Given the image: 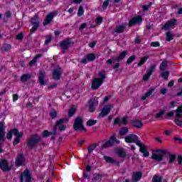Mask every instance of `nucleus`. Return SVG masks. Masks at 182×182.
Returning a JSON list of instances; mask_svg holds the SVG:
<instances>
[{"instance_id":"nucleus-14","label":"nucleus","mask_w":182,"mask_h":182,"mask_svg":"<svg viewBox=\"0 0 182 182\" xmlns=\"http://www.w3.org/2000/svg\"><path fill=\"white\" fill-rule=\"evenodd\" d=\"M141 22H143V18H141V16H137L136 17L132 18L128 24L129 28H132V26H134V25H139Z\"/></svg>"},{"instance_id":"nucleus-59","label":"nucleus","mask_w":182,"mask_h":182,"mask_svg":"<svg viewBox=\"0 0 182 182\" xmlns=\"http://www.w3.org/2000/svg\"><path fill=\"white\" fill-rule=\"evenodd\" d=\"M36 58H33L32 60H31L28 63L29 66H35V65L36 64Z\"/></svg>"},{"instance_id":"nucleus-55","label":"nucleus","mask_w":182,"mask_h":182,"mask_svg":"<svg viewBox=\"0 0 182 182\" xmlns=\"http://www.w3.org/2000/svg\"><path fill=\"white\" fill-rule=\"evenodd\" d=\"M151 76V75L146 73V74L144 75L142 80H144V82H147V80H149Z\"/></svg>"},{"instance_id":"nucleus-39","label":"nucleus","mask_w":182,"mask_h":182,"mask_svg":"<svg viewBox=\"0 0 182 182\" xmlns=\"http://www.w3.org/2000/svg\"><path fill=\"white\" fill-rule=\"evenodd\" d=\"M31 74H23L21 77V80L23 82H27L28 79H31Z\"/></svg>"},{"instance_id":"nucleus-56","label":"nucleus","mask_w":182,"mask_h":182,"mask_svg":"<svg viewBox=\"0 0 182 182\" xmlns=\"http://www.w3.org/2000/svg\"><path fill=\"white\" fill-rule=\"evenodd\" d=\"M153 4L151 2L149 3L148 5H144L142 6L143 8V11H149V8H150V6H151Z\"/></svg>"},{"instance_id":"nucleus-46","label":"nucleus","mask_w":182,"mask_h":182,"mask_svg":"<svg viewBox=\"0 0 182 182\" xmlns=\"http://www.w3.org/2000/svg\"><path fill=\"white\" fill-rule=\"evenodd\" d=\"M136 55L130 56L127 60V65H130L132 62H134V60H136Z\"/></svg>"},{"instance_id":"nucleus-27","label":"nucleus","mask_w":182,"mask_h":182,"mask_svg":"<svg viewBox=\"0 0 182 182\" xmlns=\"http://www.w3.org/2000/svg\"><path fill=\"white\" fill-rule=\"evenodd\" d=\"M99 78L102 83H105V80L106 79V71L102 70L98 73Z\"/></svg>"},{"instance_id":"nucleus-28","label":"nucleus","mask_w":182,"mask_h":182,"mask_svg":"<svg viewBox=\"0 0 182 182\" xmlns=\"http://www.w3.org/2000/svg\"><path fill=\"white\" fill-rule=\"evenodd\" d=\"M117 154L122 159H126V157H127V153H126V151H124V149H118L117 151Z\"/></svg>"},{"instance_id":"nucleus-60","label":"nucleus","mask_w":182,"mask_h":182,"mask_svg":"<svg viewBox=\"0 0 182 182\" xmlns=\"http://www.w3.org/2000/svg\"><path fill=\"white\" fill-rule=\"evenodd\" d=\"M21 138H15L13 142L14 146H16V144H19V142L21 141Z\"/></svg>"},{"instance_id":"nucleus-16","label":"nucleus","mask_w":182,"mask_h":182,"mask_svg":"<svg viewBox=\"0 0 182 182\" xmlns=\"http://www.w3.org/2000/svg\"><path fill=\"white\" fill-rule=\"evenodd\" d=\"M55 16H56V13L55 12H51L50 14H48L46 17V19L44 20L43 25V26H46V25H49V23H50V22H52V21H53V18H55Z\"/></svg>"},{"instance_id":"nucleus-23","label":"nucleus","mask_w":182,"mask_h":182,"mask_svg":"<svg viewBox=\"0 0 182 182\" xmlns=\"http://www.w3.org/2000/svg\"><path fill=\"white\" fill-rule=\"evenodd\" d=\"M38 82L41 86H43L45 85V71L40 70L38 75Z\"/></svg>"},{"instance_id":"nucleus-7","label":"nucleus","mask_w":182,"mask_h":182,"mask_svg":"<svg viewBox=\"0 0 182 182\" xmlns=\"http://www.w3.org/2000/svg\"><path fill=\"white\" fill-rule=\"evenodd\" d=\"M73 45V41L70 38H66L60 43V46L63 50H68L70 48H72Z\"/></svg>"},{"instance_id":"nucleus-24","label":"nucleus","mask_w":182,"mask_h":182,"mask_svg":"<svg viewBox=\"0 0 182 182\" xmlns=\"http://www.w3.org/2000/svg\"><path fill=\"white\" fill-rule=\"evenodd\" d=\"M132 124L133 127H136V129H141V127L144 126V124H143V122H141V121L137 120V119L132 121Z\"/></svg>"},{"instance_id":"nucleus-38","label":"nucleus","mask_w":182,"mask_h":182,"mask_svg":"<svg viewBox=\"0 0 182 182\" xmlns=\"http://www.w3.org/2000/svg\"><path fill=\"white\" fill-rule=\"evenodd\" d=\"M12 16V13L11 11H7L4 14V17L3 18V22H8V19Z\"/></svg>"},{"instance_id":"nucleus-47","label":"nucleus","mask_w":182,"mask_h":182,"mask_svg":"<svg viewBox=\"0 0 182 182\" xmlns=\"http://www.w3.org/2000/svg\"><path fill=\"white\" fill-rule=\"evenodd\" d=\"M168 76H170V72L166 71V72L161 73V77H162L164 79H165V80H168Z\"/></svg>"},{"instance_id":"nucleus-63","label":"nucleus","mask_w":182,"mask_h":182,"mask_svg":"<svg viewBox=\"0 0 182 182\" xmlns=\"http://www.w3.org/2000/svg\"><path fill=\"white\" fill-rule=\"evenodd\" d=\"M87 26V23H84L81 24V26L79 28V31H83L85 28H86Z\"/></svg>"},{"instance_id":"nucleus-6","label":"nucleus","mask_w":182,"mask_h":182,"mask_svg":"<svg viewBox=\"0 0 182 182\" xmlns=\"http://www.w3.org/2000/svg\"><path fill=\"white\" fill-rule=\"evenodd\" d=\"M32 182V174L29 169H26L21 175H20V182Z\"/></svg>"},{"instance_id":"nucleus-33","label":"nucleus","mask_w":182,"mask_h":182,"mask_svg":"<svg viewBox=\"0 0 182 182\" xmlns=\"http://www.w3.org/2000/svg\"><path fill=\"white\" fill-rule=\"evenodd\" d=\"M76 113V108H75V105H72L68 111V117H73L75 116Z\"/></svg>"},{"instance_id":"nucleus-54","label":"nucleus","mask_w":182,"mask_h":182,"mask_svg":"<svg viewBox=\"0 0 182 182\" xmlns=\"http://www.w3.org/2000/svg\"><path fill=\"white\" fill-rule=\"evenodd\" d=\"M151 46L153 48H159V46H160V43L159 41L151 42Z\"/></svg>"},{"instance_id":"nucleus-43","label":"nucleus","mask_w":182,"mask_h":182,"mask_svg":"<svg viewBox=\"0 0 182 182\" xmlns=\"http://www.w3.org/2000/svg\"><path fill=\"white\" fill-rule=\"evenodd\" d=\"M163 181V177L154 175L152 178V182H161Z\"/></svg>"},{"instance_id":"nucleus-5","label":"nucleus","mask_w":182,"mask_h":182,"mask_svg":"<svg viewBox=\"0 0 182 182\" xmlns=\"http://www.w3.org/2000/svg\"><path fill=\"white\" fill-rule=\"evenodd\" d=\"M127 55V50L122 51L119 56L112 57L107 60V65H112L114 62H122L126 55Z\"/></svg>"},{"instance_id":"nucleus-12","label":"nucleus","mask_w":182,"mask_h":182,"mask_svg":"<svg viewBox=\"0 0 182 182\" xmlns=\"http://www.w3.org/2000/svg\"><path fill=\"white\" fill-rule=\"evenodd\" d=\"M89 112L90 113H93L96 109H95V106H97L99 105V101L97 100V97H94L90 100L89 101Z\"/></svg>"},{"instance_id":"nucleus-44","label":"nucleus","mask_w":182,"mask_h":182,"mask_svg":"<svg viewBox=\"0 0 182 182\" xmlns=\"http://www.w3.org/2000/svg\"><path fill=\"white\" fill-rule=\"evenodd\" d=\"M156 70V65H153L147 70L148 75H153V73Z\"/></svg>"},{"instance_id":"nucleus-13","label":"nucleus","mask_w":182,"mask_h":182,"mask_svg":"<svg viewBox=\"0 0 182 182\" xmlns=\"http://www.w3.org/2000/svg\"><path fill=\"white\" fill-rule=\"evenodd\" d=\"M62 73H63V71H62V68L58 67L57 69H55L53 71V79L56 81L60 80Z\"/></svg>"},{"instance_id":"nucleus-50","label":"nucleus","mask_w":182,"mask_h":182,"mask_svg":"<svg viewBox=\"0 0 182 182\" xmlns=\"http://www.w3.org/2000/svg\"><path fill=\"white\" fill-rule=\"evenodd\" d=\"M109 2H110V0H105L102 4V9H107Z\"/></svg>"},{"instance_id":"nucleus-25","label":"nucleus","mask_w":182,"mask_h":182,"mask_svg":"<svg viewBox=\"0 0 182 182\" xmlns=\"http://www.w3.org/2000/svg\"><path fill=\"white\" fill-rule=\"evenodd\" d=\"M156 90V88L151 87L150 88L147 92L145 93L144 96L141 97V100H146L147 97H150L151 95H153V91Z\"/></svg>"},{"instance_id":"nucleus-52","label":"nucleus","mask_w":182,"mask_h":182,"mask_svg":"<svg viewBox=\"0 0 182 182\" xmlns=\"http://www.w3.org/2000/svg\"><path fill=\"white\" fill-rule=\"evenodd\" d=\"M14 129L10 130L7 134H6V137L8 139V140H11L12 139V134H14Z\"/></svg>"},{"instance_id":"nucleus-17","label":"nucleus","mask_w":182,"mask_h":182,"mask_svg":"<svg viewBox=\"0 0 182 182\" xmlns=\"http://www.w3.org/2000/svg\"><path fill=\"white\" fill-rule=\"evenodd\" d=\"M110 112H112V105H107L102 108L101 112L99 114V117H105Z\"/></svg>"},{"instance_id":"nucleus-10","label":"nucleus","mask_w":182,"mask_h":182,"mask_svg":"<svg viewBox=\"0 0 182 182\" xmlns=\"http://www.w3.org/2000/svg\"><path fill=\"white\" fill-rule=\"evenodd\" d=\"M136 144L139 147L140 153L144 154V157H149L150 156V153L147 151V146L144 145L141 141L136 142Z\"/></svg>"},{"instance_id":"nucleus-2","label":"nucleus","mask_w":182,"mask_h":182,"mask_svg":"<svg viewBox=\"0 0 182 182\" xmlns=\"http://www.w3.org/2000/svg\"><path fill=\"white\" fill-rule=\"evenodd\" d=\"M42 140L41 136L38 134L31 135L30 138L27 140V147L28 149H34V147H38L39 141Z\"/></svg>"},{"instance_id":"nucleus-64","label":"nucleus","mask_w":182,"mask_h":182,"mask_svg":"<svg viewBox=\"0 0 182 182\" xmlns=\"http://www.w3.org/2000/svg\"><path fill=\"white\" fill-rule=\"evenodd\" d=\"M135 43L136 44H139L141 42V38H140V36H136V38H135L134 41Z\"/></svg>"},{"instance_id":"nucleus-19","label":"nucleus","mask_w":182,"mask_h":182,"mask_svg":"<svg viewBox=\"0 0 182 182\" xmlns=\"http://www.w3.org/2000/svg\"><path fill=\"white\" fill-rule=\"evenodd\" d=\"M25 163V156H23V154H18L17 158L16 159V166L19 167L22 166Z\"/></svg>"},{"instance_id":"nucleus-29","label":"nucleus","mask_w":182,"mask_h":182,"mask_svg":"<svg viewBox=\"0 0 182 182\" xmlns=\"http://www.w3.org/2000/svg\"><path fill=\"white\" fill-rule=\"evenodd\" d=\"M52 134H53V136H56V128H54L53 132H48V130H45L43 132V137H48V136H52Z\"/></svg>"},{"instance_id":"nucleus-11","label":"nucleus","mask_w":182,"mask_h":182,"mask_svg":"<svg viewBox=\"0 0 182 182\" xmlns=\"http://www.w3.org/2000/svg\"><path fill=\"white\" fill-rule=\"evenodd\" d=\"M68 122H69V118L60 119L56 122L55 126H58V129L60 132H63V130H66V126L60 124H63V123H68Z\"/></svg>"},{"instance_id":"nucleus-35","label":"nucleus","mask_w":182,"mask_h":182,"mask_svg":"<svg viewBox=\"0 0 182 182\" xmlns=\"http://www.w3.org/2000/svg\"><path fill=\"white\" fill-rule=\"evenodd\" d=\"M174 39V35L171 33V31L166 32V41L170 42Z\"/></svg>"},{"instance_id":"nucleus-9","label":"nucleus","mask_w":182,"mask_h":182,"mask_svg":"<svg viewBox=\"0 0 182 182\" xmlns=\"http://www.w3.org/2000/svg\"><path fill=\"white\" fill-rule=\"evenodd\" d=\"M126 143H135L137 146L138 141H141L139 140V136L136 134H130L128 136L124 137Z\"/></svg>"},{"instance_id":"nucleus-61","label":"nucleus","mask_w":182,"mask_h":182,"mask_svg":"<svg viewBox=\"0 0 182 182\" xmlns=\"http://www.w3.org/2000/svg\"><path fill=\"white\" fill-rule=\"evenodd\" d=\"M114 124H122V121H120L119 117H117L114 121Z\"/></svg>"},{"instance_id":"nucleus-30","label":"nucleus","mask_w":182,"mask_h":182,"mask_svg":"<svg viewBox=\"0 0 182 182\" xmlns=\"http://www.w3.org/2000/svg\"><path fill=\"white\" fill-rule=\"evenodd\" d=\"M129 133V128L124 127L119 129V136H126Z\"/></svg>"},{"instance_id":"nucleus-53","label":"nucleus","mask_w":182,"mask_h":182,"mask_svg":"<svg viewBox=\"0 0 182 182\" xmlns=\"http://www.w3.org/2000/svg\"><path fill=\"white\" fill-rule=\"evenodd\" d=\"M129 119L128 117H124L122 118V119L121 120V124H124V126H126V124H127L128 122L127 119Z\"/></svg>"},{"instance_id":"nucleus-48","label":"nucleus","mask_w":182,"mask_h":182,"mask_svg":"<svg viewBox=\"0 0 182 182\" xmlns=\"http://www.w3.org/2000/svg\"><path fill=\"white\" fill-rule=\"evenodd\" d=\"M92 181H102V175L100 174L95 175L92 178Z\"/></svg>"},{"instance_id":"nucleus-15","label":"nucleus","mask_w":182,"mask_h":182,"mask_svg":"<svg viewBox=\"0 0 182 182\" xmlns=\"http://www.w3.org/2000/svg\"><path fill=\"white\" fill-rule=\"evenodd\" d=\"M0 168L4 173L11 171V170H12L11 167H9L8 161H6V159H2L1 161H0Z\"/></svg>"},{"instance_id":"nucleus-4","label":"nucleus","mask_w":182,"mask_h":182,"mask_svg":"<svg viewBox=\"0 0 182 182\" xmlns=\"http://www.w3.org/2000/svg\"><path fill=\"white\" fill-rule=\"evenodd\" d=\"M114 142L116 143V144H120V141L116 139V134H113V135L110 136L109 140L103 144L101 147L102 149L113 147V146H114Z\"/></svg>"},{"instance_id":"nucleus-36","label":"nucleus","mask_w":182,"mask_h":182,"mask_svg":"<svg viewBox=\"0 0 182 182\" xmlns=\"http://www.w3.org/2000/svg\"><path fill=\"white\" fill-rule=\"evenodd\" d=\"M96 147H97V144H93L89 145L87 147L88 154L93 153V150H95Z\"/></svg>"},{"instance_id":"nucleus-57","label":"nucleus","mask_w":182,"mask_h":182,"mask_svg":"<svg viewBox=\"0 0 182 182\" xmlns=\"http://www.w3.org/2000/svg\"><path fill=\"white\" fill-rule=\"evenodd\" d=\"M16 39H17V41H22V39H23V33H18L16 36Z\"/></svg>"},{"instance_id":"nucleus-31","label":"nucleus","mask_w":182,"mask_h":182,"mask_svg":"<svg viewBox=\"0 0 182 182\" xmlns=\"http://www.w3.org/2000/svg\"><path fill=\"white\" fill-rule=\"evenodd\" d=\"M13 134L18 139H21L22 136H23V132H19L16 128L13 129Z\"/></svg>"},{"instance_id":"nucleus-51","label":"nucleus","mask_w":182,"mask_h":182,"mask_svg":"<svg viewBox=\"0 0 182 182\" xmlns=\"http://www.w3.org/2000/svg\"><path fill=\"white\" fill-rule=\"evenodd\" d=\"M50 116L52 119H56L58 117V112L56 110H53L50 113Z\"/></svg>"},{"instance_id":"nucleus-62","label":"nucleus","mask_w":182,"mask_h":182,"mask_svg":"<svg viewBox=\"0 0 182 182\" xmlns=\"http://www.w3.org/2000/svg\"><path fill=\"white\" fill-rule=\"evenodd\" d=\"M102 22H103V18L97 17V20H96L97 25H100V23H102Z\"/></svg>"},{"instance_id":"nucleus-34","label":"nucleus","mask_w":182,"mask_h":182,"mask_svg":"<svg viewBox=\"0 0 182 182\" xmlns=\"http://www.w3.org/2000/svg\"><path fill=\"white\" fill-rule=\"evenodd\" d=\"M149 58H150V56L146 55V56H144L142 58H141L139 63H138V66L139 68L143 66V65H144V63H146V62H147V59H149Z\"/></svg>"},{"instance_id":"nucleus-8","label":"nucleus","mask_w":182,"mask_h":182,"mask_svg":"<svg viewBox=\"0 0 182 182\" xmlns=\"http://www.w3.org/2000/svg\"><path fill=\"white\" fill-rule=\"evenodd\" d=\"M31 23L33 27L30 30L31 33H35L39 28V17L36 15L34 17L31 18Z\"/></svg>"},{"instance_id":"nucleus-3","label":"nucleus","mask_w":182,"mask_h":182,"mask_svg":"<svg viewBox=\"0 0 182 182\" xmlns=\"http://www.w3.org/2000/svg\"><path fill=\"white\" fill-rule=\"evenodd\" d=\"M73 129L75 132H80V130L86 132V128H85V125H83V118H82V117H77L75 119Z\"/></svg>"},{"instance_id":"nucleus-42","label":"nucleus","mask_w":182,"mask_h":182,"mask_svg":"<svg viewBox=\"0 0 182 182\" xmlns=\"http://www.w3.org/2000/svg\"><path fill=\"white\" fill-rule=\"evenodd\" d=\"M87 59L89 62H93L96 59V55L93 53L87 54Z\"/></svg>"},{"instance_id":"nucleus-26","label":"nucleus","mask_w":182,"mask_h":182,"mask_svg":"<svg viewBox=\"0 0 182 182\" xmlns=\"http://www.w3.org/2000/svg\"><path fill=\"white\" fill-rule=\"evenodd\" d=\"M104 160H105V161L107 163H109V164H119V162H116V161L113 158L108 156H104Z\"/></svg>"},{"instance_id":"nucleus-32","label":"nucleus","mask_w":182,"mask_h":182,"mask_svg":"<svg viewBox=\"0 0 182 182\" xmlns=\"http://www.w3.org/2000/svg\"><path fill=\"white\" fill-rule=\"evenodd\" d=\"M11 48L12 46L11 44H4L1 48V52L2 53H5V52H9V50H11Z\"/></svg>"},{"instance_id":"nucleus-40","label":"nucleus","mask_w":182,"mask_h":182,"mask_svg":"<svg viewBox=\"0 0 182 182\" xmlns=\"http://www.w3.org/2000/svg\"><path fill=\"white\" fill-rule=\"evenodd\" d=\"M176 112V117L182 118V106L178 107Z\"/></svg>"},{"instance_id":"nucleus-21","label":"nucleus","mask_w":182,"mask_h":182,"mask_svg":"<svg viewBox=\"0 0 182 182\" xmlns=\"http://www.w3.org/2000/svg\"><path fill=\"white\" fill-rule=\"evenodd\" d=\"M176 23H177V19L172 18L167 21L166 23L162 26V29H170V28H171V26H174Z\"/></svg>"},{"instance_id":"nucleus-1","label":"nucleus","mask_w":182,"mask_h":182,"mask_svg":"<svg viewBox=\"0 0 182 182\" xmlns=\"http://www.w3.org/2000/svg\"><path fill=\"white\" fill-rule=\"evenodd\" d=\"M166 154H168V151L163 149H156L152 153L151 159L155 161H163Z\"/></svg>"},{"instance_id":"nucleus-49","label":"nucleus","mask_w":182,"mask_h":182,"mask_svg":"<svg viewBox=\"0 0 182 182\" xmlns=\"http://www.w3.org/2000/svg\"><path fill=\"white\" fill-rule=\"evenodd\" d=\"M85 14V10H83V6H80L78 9V12H77V16H82Z\"/></svg>"},{"instance_id":"nucleus-18","label":"nucleus","mask_w":182,"mask_h":182,"mask_svg":"<svg viewBox=\"0 0 182 182\" xmlns=\"http://www.w3.org/2000/svg\"><path fill=\"white\" fill-rule=\"evenodd\" d=\"M102 85H103V82L98 80V78H94L92 80L91 89H92V90H97V89H99Z\"/></svg>"},{"instance_id":"nucleus-41","label":"nucleus","mask_w":182,"mask_h":182,"mask_svg":"<svg viewBox=\"0 0 182 182\" xmlns=\"http://www.w3.org/2000/svg\"><path fill=\"white\" fill-rule=\"evenodd\" d=\"M167 65H168L167 60L162 61L159 67L160 70H162V71L166 70V69H167Z\"/></svg>"},{"instance_id":"nucleus-37","label":"nucleus","mask_w":182,"mask_h":182,"mask_svg":"<svg viewBox=\"0 0 182 182\" xmlns=\"http://www.w3.org/2000/svg\"><path fill=\"white\" fill-rule=\"evenodd\" d=\"M166 156H169V164H173V163L176 161V155L171 154L170 152L168 151V154H166Z\"/></svg>"},{"instance_id":"nucleus-22","label":"nucleus","mask_w":182,"mask_h":182,"mask_svg":"<svg viewBox=\"0 0 182 182\" xmlns=\"http://www.w3.org/2000/svg\"><path fill=\"white\" fill-rule=\"evenodd\" d=\"M141 177H143V172H134L132 175V180L134 182H137L141 178Z\"/></svg>"},{"instance_id":"nucleus-20","label":"nucleus","mask_w":182,"mask_h":182,"mask_svg":"<svg viewBox=\"0 0 182 182\" xmlns=\"http://www.w3.org/2000/svg\"><path fill=\"white\" fill-rule=\"evenodd\" d=\"M126 26H127V25L125 23L117 26L113 30L112 33H123V32H124V29H126Z\"/></svg>"},{"instance_id":"nucleus-58","label":"nucleus","mask_w":182,"mask_h":182,"mask_svg":"<svg viewBox=\"0 0 182 182\" xmlns=\"http://www.w3.org/2000/svg\"><path fill=\"white\" fill-rule=\"evenodd\" d=\"M164 114V111H161L159 113H157L155 116L156 119H160Z\"/></svg>"},{"instance_id":"nucleus-45","label":"nucleus","mask_w":182,"mask_h":182,"mask_svg":"<svg viewBox=\"0 0 182 182\" xmlns=\"http://www.w3.org/2000/svg\"><path fill=\"white\" fill-rule=\"evenodd\" d=\"M96 123H97V120H96V119H89L87 122V126H89V127L95 126V124H96Z\"/></svg>"}]
</instances>
